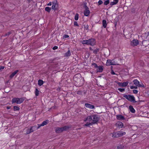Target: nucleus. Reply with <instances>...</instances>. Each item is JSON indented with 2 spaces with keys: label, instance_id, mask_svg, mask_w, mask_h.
I'll use <instances>...</instances> for the list:
<instances>
[{
  "label": "nucleus",
  "instance_id": "nucleus-10",
  "mask_svg": "<svg viewBox=\"0 0 149 149\" xmlns=\"http://www.w3.org/2000/svg\"><path fill=\"white\" fill-rule=\"evenodd\" d=\"M117 119L119 120H125V118L121 114L117 115L116 116Z\"/></svg>",
  "mask_w": 149,
  "mask_h": 149
},
{
  "label": "nucleus",
  "instance_id": "nucleus-43",
  "mask_svg": "<svg viewBox=\"0 0 149 149\" xmlns=\"http://www.w3.org/2000/svg\"><path fill=\"white\" fill-rule=\"evenodd\" d=\"M133 93L135 94H136L138 93V91L136 90H133Z\"/></svg>",
  "mask_w": 149,
  "mask_h": 149
},
{
  "label": "nucleus",
  "instance_id": "nucleus-17",
  "mask_svg": "<svg viewBox=\"0 0 149 149\" xmlns=\"http://www.w3.org/2000/svg\"><path fill=\"white\" fill-rule=\"evenodd\" d=\"M18 72L19 70H17L15 71L10 75V77L11 79L13 78L15 74H16Z\"/></svg>",
  "mask_w": 149,
  "mask_h": 149
},
{
  "label": "nucleus",
  "instance_id": "nucleus-38",
  "mask_svg": "<svg viewBox=\"0 0 149 149\" xmlns=\"http://www.w3.org/2000/svg\"><path fill=\"white\" fill-rule=\"evenodd\" d=\"M118 90L121 92H123L125 91L124 88H118Z\"/></svg>",
  "mask_w": 149,
  "mask_h": 149
},
{
  "label": "nucleus",
  "instance_id": "nucleus-13",
  "mask_svg": "<svg viewBox=\"0 0 149 149\" xmlns=\"http://www.w3.org/2000/svg\"><path fill=\"white\" fill-rule=\"evenodd\" d=\"M115 62L113 61V62L111 60H107L106 63V65L109 66L110 65H115L116 64L114 63Z\"/></svg>",
  "mask_w": 149,
  "mask_h": 149
},
{
  "label": "nucleus",
  "instance_id": "nucleus-40",
  "mask_svg": "<svg viewBox=\"0 0 149 149\" xmlns=\"http://www.w3.org/2000/svg\"><path fill=\"white\" fill-rule=\"evenodd\" d=\"M69 37V36L67 34H65L64 36H63V38L64 39L65 38H68Z\"/></svg>",
  "mask_w": 149,
  "mask_h": 149
},
{
  "label": "nucleus",
  "instance_id": "nucleus-52",
  "mask_svg": "<svg viewBox=\"0 0 149 149\" xmlns=\"http://www.w3.org/2000/svg\"><path fill=\"white\" fill-rule=\"evenodd\" d=\"M90 49L91 50H93V49L92 48H91V47H90Z\"/></svg>",
  "mask_w": 149,
  "mask_h": 149
},
{
  "label": "nucleus",
  "instance_id": "nucleus-51",
  "mask_svg": "<svg viewBox=\"0 0 149 149\" xmlns=\"http://www.w3.org/2000/svg\"><path fill=\"white\" fill-rule=\"evenodd\" d=\"M10 107H10V106H7V109H10Z\"/></svg>",
  "mask_w": 149,
  "mask_h": 149
},
{
  "label": "nucleus",
  "instance_id": "nucleus-2",
  "mask_svg": "<svg viewBox=\"0 0 149 149\" xmlns=\"http://www.w3.org/2000/svg\"><path fill=\"white\" fill-rule=\"evenodd\" d=\"M70 127L68 126H65L63 127H56L55 128V131L56 133H60L63 131H66L70 129Z\"/></svg>",
  "mask_w": 149,
  "mask_h": 149
},
{
  "label": "nucleus",
  "instance_id": "nucleus-20",
  "mask_svg": "<svg viewBox=\"0 0 149 149\" xmlns=\"http://www.w3.org/2000/svg\"><path fill=\"white\" fill-rule=\"evenodd\" d=\"M134 84L136 86L139 85V82L137 79H135L133 81Z\"/></svg>",
  "mask_w": 149,
  "mask_h": 149
},
{
  "label": "nucleus",
  "instance_id": "nucleus-26",
  "mask_svg": "<svg viewBox=\"0 0 149 149\" xmlns=\"http://www.w3.org/2000/svg\"><path fill=\"white\" fill-rule=\"evenodd\" d=\"M51 9V8L49 7H46L45 8V10L48 12V13H50Z\"/></svg>",
  "mask_w": 149,
  "mask_h": 149
},
{
  "label": "nucleus",
  "instance_id": "nucleus-15",
  "mask_svg": "<svg viewBox=\"0 0 149 149\" xmlns=\"http://www.w3.org/2000/svg\"><path fill=\"white\" fill-rule=\"evenodd\" d=\"M97 68L98 69L96 70V72H102L103 70V66L102 65H100L98 66Z\"/></svg>",
  "mask_w": 149,
  "mask_h": 149
},
{
  "label": "nucleus",
  "instance_id": "nucleus-34",
  "mask_svg": "<svg viewBox=\"0 0 149 149\" xmlns=\"http://www.w3.org/2000/svg\"><path fill=\"white\" fill-rule=\"evenodd\" d=\"M91 65L92 66H94V68H97L98 67V66H97V65L94 63H92Z\"/></svg>",
  "mask_w": 149,
  "mask_h": 149
},
{
  "label": "nucleus",
  "instance_id": "nucleus-14",
  "mask_svg": "<svg viewBox=\"0 0 149 149\" xmlns=\"http://www.w3.org/2000/svg\"><path fill=\"white\" fill-rule=\"evenodd\" d=\"M85 105L86 107L90 109H93L95 108L94 105L89 103H86L85 104Z\"/></svg>",
  "mask_w": 149,
  "mask_h": 149
},
{
  "label": "nucleus",
  "instance_id": "nucleus-37",
  "mask_svg": "<svg viewBox=\"0 0 149 149\" xmlns=\"http://www.w3.org/2000/svg\"><path fill=\"white\" fill-rule=\"evenodd\" d=\"M137 86H130V88L131 89H133L134 88L137 89Z\"/></svg>",
  "mask_w": 149,
  "mask_h": 149
},
{
  "label": "nucleus",
  "instance_id": "nucleus-5",
  "mask_svg": "<svg viewBox=\"0 0 149 149\" xmlns=\"http://www.w3.org/2000/svg\"><path fill=\"white\" fill-rule=\"evenodd\" d=\"M111 134L112 137L118 138L125 135L126 134V132L123 131H118L117 132H113L111 133Z\"/></svg>",
  "mask_w": 149,
  "mask_h": 149
},
{
  "label": "nucleus",
  "instance_id": "nucleus-6",
  "mask_svg": "<svg viewBox=\"0 0 149 149\" xmlns=\"http://www.w3.org/2000/svg\"><path fill=\"white\" fill-rule=\"evenodd\" d=\"M87 3L85 2L84 3V7L85 9L84 11V15L86 16H88L90 13V11L89 8L87 6Z\"/></svg>",
  "mask_w": 149,
  "mask_h": 149
},
{
  "label": "nucleus",
  "instance_id": "nucleus-8",
  "mask_svg": "<svg viewBox=\"0 0 149 149\" xmlns=\"http://www.w3.org/2000/svg\"><path fill=\"white\" fill-rule=\"evenodd\" d=\"M37 127L36 126H32L30 128V129H29L27 130L26 132V134H29L31 132H33L36 130V129H37Z\"/></svg>",
  "mask_w": 149,
  "mask_h": 149
},
{
  "label": "nucleus",
  "instance_id": "nucleus-47",
  "mask_svg": "<svg viewBox=\"0 0 149 149\" xmlns=\"http://www.w3.org/2000/svg\"><path fill=\"white\" fill-rule=\"evenodd\" d=\"M122 83L119 82L118 83V84L119 86L123 87V86L122 85Z\"/></svg>",
  "mask_w": 149,
  "mask_h": 149
},
{
  "label": "nucleus",
  "instance_id": "nucleus-24",
  "mask_svg": "<svg viewBox=\"0 0 149 149\" xmlns=\"http://www.w3.org/2000/svg\"><path fill=\"white\" fill-rule=\"evenodd\" d=\"M44 83V81L42 80L39 79L38 81V84L39 86H41Z\"/></svg>",
  "mask_w": 149,
  "mask_h": 149
},
{
  "label": "nucleus",
  "instance_id": "nucleus-27",
  "mask_svg": "<svg viewBox=\"0 0 149 149\" xmlns=\"http://www.w3.org/2000/svg\"><path fill=\"white\" fill-rule=\"evenodd\" d=\"M71 55L70 51L69 50L65 54V56L66 57L69 56Z\"/></svg>",
  "mask_w": 149,
  "mask_h": 149
},
{
  "label": "nucleus",
  "instance_id": "nucleus-22",
  "mask_svg": "<svg viewBox=\"0 0 149 149\" xmlns=\"http://www.w3.org/2000/svg\"><path fill=\"white\" fill-rule=\"evenodd\" d=\"M89 39L88 40H85L82 41V43L83 44H87L88 45L89 43Z\"/></svg>",
  "mask_w": 149,
  "mask_h": 149
},
{
  "label": "nucleus",
  "instance_id": "nucleus-36",
  "mask_svg": "<svg viewBox=\"0 0 149 149\" xmlns=\"http://www.w3.org/2000/svg\"><path fill=\"white\" fill-rule=\"evenodd\" d=\"M12 33L11 31H9L7 33H6L5 35H4V36H9L10 34H11Z\"/></svg>",
  "mask_w": 149,
  "mask_h": 149
},
{
  "label": "nucleus",
  "instance_id": "nucleus-3",
  "mask_svg": "<svg viewBox=\"0 0 149 149\" xmlns=\"http://www.w3.org/2000/svg\"><path fill=\"white\" fill-rule=\"evenodd\" d=\"M123 97L125 98L129 101L135 103L137 101L135 100V97L134 96L129 95L123 94Z\"/></svg>",
  "mask_w": 149,
  "mask_h": 149
},
{
  "label": "nucleus",
  "instance_id": "nucleus-35",
  "mask_svg": "<svg viewBox=\"0 0 149 149\" xmlns=\"http://www.w3.org/2000/svg\"><path fill=\"white\" fill-rule=\"evenodd\" d=\"M109 0H107L105 1L104 2V5H107L109 4Z\"/></svg>",
  "mask_w": 149,
  "mask_h": 149
},
{
  "label": "nucleus",
  "instance_id": "nucleus-29",
  "mask_svg": "<svg viewBox=\"0 0 149 149\" xmlns=\"http://www.w3.org/2000/svg\"><path fill=\"white\" fill-rule=\"evenodd\" d=\"M35 95L36 96H38L39 95V91L37 88L36 89V90L35 91Z\"/></svg>",
  "mask_w": 149,
  "mask_h": 149
},
{
  "label": "nucleus",
  "instance_id": "nucleus-25",
  "mask_svg": "<svg viewBox=\"0 0 149 149\" xmlns=\"http://www.w3.org/2000/svg\"><path fill=\"white\" fill-rule=\"evenodd\" d=\"M84 26L85 30H86L87 31L89 30L88 26L87 23H85L84 24Z\"/></svg>",
  "mask_w": 149,
  "mask_h": 149
},
{
  "label": "nucleus",
  "instance_id": "nucleus-33",
  "mask_svg": "<svg viewBox=\"0 0 149 149\" xmlns=\"http://www.w3.org/2000/svg\"><path fill=\"white\" fill-rule=\"evenodd\" d=\"M79 19V14L78 13H76L74 17V19L76 20H77Z\"/></svg>",
  "mask_w": 149,
  "mask_h": 149
},
{
  "label": "nucleus",
  "instance_id": "nucleus-39",
  "mask_svg": "<svg viewBox=\"0 0 149 149\" xmlns=\"http://www.w3.org/2000/svg\"><path fill=\"white\" fill-rule=\"evenodd\" d=\"M74 26H79L76 21H74Z\"/></svg>",
  "mask_w": 149,
  "mask_h": 149
},
{
  "label": "nucleus",
  "instance_id": "nucleus-12",
  "mask_svg": "<svg viewBox=\"0 0 149 149\" xmlns=\"http://www.w3.org/2000/svg\"><path fill=\"white\" fill-rule=\"evenodd\" d=\"M49 122V120H45L40 124H38V127H37V129H38L41 126H43L45 125H47Z\"/></svg>",
  "mask_w": 149,
  "mask_h": 149
},
{
  "label": "nucleus",
  "instance_id": "nucleus-44",
  "mask_svg": "<svg viewBox=\"0 0 149 149\" xmlns=\"http://www.w3.org/2000/svg\"><path fill=\"white\" fill-rule=\"evenodd\" d=\"M82 92L80 91H78L77 92V94L78 95H81Z\"/></svg>",
  "mask_w": 149,
  "mask_h": 149
},
{
  "label": "nucleus",
  "instance_id": "nucleus-19",
  "mask_svg": "<svg viewBox=\"0 0 149 149\" xmlns=\"http://www.w3.org/2000/svg\"><path fill=\"white\" fill-rule=\"evenodd\" d=\"M129 109L130 110V111L132 113H135V110L133 108L132 106L130 105L129 106Z\"/></svg>",
  "mask_w": 149,
  "mask_h": 149
},
{
  "label": "nucleus",
  "instance_id": "nucleus-21",
  "mask_svg": "<svg viewBox=\"0 0 149 149\" xmlns=\"http://www.w3.org/2000/svg\"><path fill=\"white\" fill-rule=\"evenodd\" d=\"M93 124L91 122H87L84 125V127H89L90 125H92Z\"/></svg>",
  "mask_w": 149,
  "mask_h": 149
},
{
  "label": "nucleus",
  "instance_id": "nucleus-30",
  "mask_svg": "<svg viewBox=\"0 0 149 149\" xmlns=\"http://www.w3.org/2000/svg\"><path fill=\"white\" fill-rule=\"evenodd\" d=\"M128 81L124 82L122 83V85L123 87L126 86L128 85Z\"/></svg>",
  "mask_w": 149,
  "mask_h": 149
},
{
  "label": "nucleus",
  "instance_id": "nucleus-11",
  "mask_svg": "<svg viewBox=\"0 0 149 149\" xmlns=\"http://www.w3.org/2000/svg\"><path fill=\"white\" fill-rule=\"evenodd\" d=\"M88 45H90L91 46H93L95 45L96 43V41L94 38H91L89 39Z\"/></svg>",
  "mask_w": 149,
  "mask_h": 149
},
{
  "label": "nucleus",
  "instance_id": "nucleus-42",
  "mask_svg": "<svg viewBox=\"0 0 149 149\" xmlns=\"http://www.w3.org/2000/svg\"><path fill=\"white\" fill-rule=\"evenodd\" d=\"M138 86L139 87H144V85L142 84H140L139 83V85L138 86Z\"/></svg>",
  "mask_w": 149,
  "mask_h": 149
},
{
  "label": "nucleus",
  "instance_id": "nucleus-49",
  "mask_svg": "<svg viewBox=\"0 0 149 149\" xmlns=\"http://www.w3.org/2000/svg\"><path fill=\"white\" fill-rule=\"evenodd\" d=\"M52 3L51 2H49L48 4H47V5L48 6H51L52 5Z\"/></svg>",
  "mask_w": 149,
  "mask_h": 149
},
{
  "label": "nucleus",
  "instance_id": "nucleus-46",
  "mask_svg": "<svg viewBox=\"0 0 149 149\" xmlns=\"http://www.w3.org/2000/svg\"><path fill=\"white\" fill-rule=\"evenodd\" d=\"M111 74H116L115 72L113 71V70L112 69L111 70Z\"/></svg>",
  "mask_w": 149,
  "mask_h": 149
},
{
  "label": "nucleus",
  "instance_id": "nucleus-31",
  "mask_svg": "<svg viewBox=\"0 0 149 149\" xmlns=\"http://www.w3.org/2000/svg\"><path fill=\"white\" fill-rule=\"evenodd\" d=\"M19 109V108L17 106H14L13 107V110L14 111H18Z\"/></svg>",
  "mask_w": 149,
  "mask_h": 149
},
{
  "label": "nucleus",
  "instance_id": "nucleus-48",
  "mask_svg": "<svg viewBox=\"0 0 149 149\" xmlns=\"http://www.w3.org/2000/svg\"><path fill=\"white\" fill-rule=\"evenodd\" d=\"M5 67L3 66H1L0 67V70L1 69H3Z\"/></svg>",
  "mask_w": 149,
  "mask_h": 149
},
{
  "label": "nucleus",
  "instance_id": "nucleus-1",
  "mask_svg": "<svg viewBox=\"0 0 149 149\" xmlns=\"http://www.w3.org/2000/svg\"><path fill=\"white\" fill-rule=\"evenodd\" d=\"M99 119L100 118L97 115L93 114L88 116L84 119V122L88 121L91 122L93 125L97 124L98 122Z\"/></svg>",
  "mask_w": 149,
  "mask_h": 149
},
{
  "label": "nucleus",
  "instance_id": "nucleus-4",
  "mask_svg": "<svg viewBox=\"0 0 149 149\" xmlns=\"http://www.w3.org/2000/svg\"><path fill=\"white\" fill-rule=\"evenodd\" d=\"M25 98L24 97L19 98H14L12 100V103H16L17 104H20L22 103L24 100Z\"/></svg>",
  "mask_w": 149,
  "mask_h": 149
},
{
  "label": "nucleus",
  "instance_id": "nucleus-7",
  "mask_svg": "<svg viewBox=\"0 0 149 149\" xmlns=\"http://www.w3.org/2000/svg\"><path fill=\"white\" fill-rule=\"evenodd\" d=\"M52 9L54 10V11L58 9V6L56 0H55L52 2Z\"/></svg>",
  "mask_w": 149,
  "mask_h": 149
},
{
  "label": "nucleus",
  "instance_id": "nucleus-16",
  "mask_svg": "<svg viewBox=\"0 0 149 149\" xmlns=\"http://www.w3.org/2000/svg\"><path fill=\"white\" fill-rule=\"evenodd\" d=\"M116 125L119 128H122L123 126V123L120 121H118L116 123Z\"/></svg>",
  "mask_w": 149,
  "mask_h": 149
},
{
  "label": "nucleus",
  "instance_id": "nucleus-32",
  "mask_svg": "<svg viewBox=\"0 0 149 149\" xmlns=\"http://www.w3.org/2000/svg\"><path fill=\"white\" fill-rule=\"evenodd\" d=\"M99 48H96L95 49L93 50V52L95 54H97V52H99Z\"/></svg>",
  "mask_w": 149,
  "mask_h": 149
},
{
  "label": "nucleus",
  "instance_id": "nucleus-28",
  "mask_svg": "<svg viewBox=\"0 0 149 149\" xmlns=\"http://www.w3.org/2000/svg\"><path fill=\"white\" fill-rule=\"evenodd\" d=\"M117 149H123L124 148V146L123 145H120L117 146Z\"/></svg>",
  "mask_w": 149,
  "mask_h": 149
},
{
  "label": "nucleus",
  "instance_id": "nucleus-41",
  "mask_svg": "<svg viewBox=\"0 0 149 149\" xmlns=\"http://www.w3.org/2000/svg\"><path fill=\"white\" fill-rule=\"evenodd\" d=\"M102 3H103V1L101 0H100L98 2V4L99 5H101Z\"/></svg>",
  "mask_w": 149,
  "mask_h": 149
},
{
  "label": "nucleus",
  "instance_id": "nucleus-23",
  "mask_svg": "<svg viewBox=\"0 0 149 149\" xmlns=\"http://www.w3.org/2000/svg\"><path fill=\"white\" fill-rule=\"evenodd\" d=\"M102 26L104 28H106L107 27V24L106 21L105 20H103L102 21Z\"/></svg>",
  "mask_w": 149,
  "mask_h": 149
},
{
  "label": "nucleus",
  "instance_id": "nucleus-9",
  "mask_svg": "<svg viewBox=\"0 0 149 149\" xmlns=\"http://www.w3.org/2000/svg\"><path fill=\"white\" fill-rule=\"evenodd\" d=\"M139 44L138 40L137 39H133L131 41L130 43L131 45L132 46H135L138 45Z\"/></svg>",
  "mask_w": 149,
  "mask_h": 149
},
{
  "label": "nucleus",
  "instance_id": "nucleus-50",
  "mask_svg": "<svg viewBox=\"0 0 149 149\" xmlns=\"http://www.w3.org/2000/svg\"><path fill=\"white\" fill-rule=\"evenodd\" d=\"M56 107L55 106H54L53 107H52L50 108V109H55Z\"/></svg>",
  "mask_w": 149,
  "mask_h": 149
},
{
  "label": "nucleus",
  "instance_id": "nucleus-45",
  "mask_svg": "<svg viewBox=\"0 0 149 149\" xmlns=\"http://www.w3.org/2000/svg\"><path fill=\"white\" fill-rule=\"evenodd\" d=\"M58 47L56 46H54L52 48L54 50H55L56 49H58Z\"/></svg>",
  "mask_w": 149,
  "mask_h": 149
},
{
  "label": "nucleus",
  "instance_id": "nucleus-18",
  "mask_svg": "<svg viewBox=\"0 0 149 149\" xmlns=\"http://www.w3.org/2000/svg\"><path fill=\"white\" fill-rule=\"evenodd\" d=\"M113 1L110 2V5L112 6L113 5H116L118 2L119 0H113Z\"/></svg>",
  "mask_w": 149,
  "mask_h": 149
}]
</instances>
